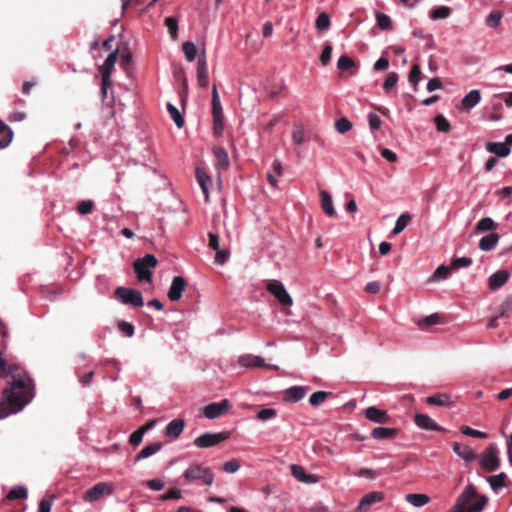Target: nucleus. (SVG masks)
<instances>
[{
  "label": "nucleus",
  "mask_w": 512,
  "mask_h": 512,
  "mask_svg": "<svg viewBox=\"0 0 512 512\" xmlns=\"http://www.w3.org/2000/svg\"><path fill=\"white\" fill-rule=\"evenodd\" d=\"M28 491L24 486H15L7 494L9 500L26 499Z\"/></svg>",
  "instance_id": "ea45409f"
},
{
  "label": "nucleus",
  "mask_w": 512,
  "mask_h": 512,
  "mask_svg": "<svg viewBox=\"0 0 512 512\" xmlns=\"http://www.w3.org/2000/svg\"><path fill=\"white\" fill-rule=\"evenodd\" d=\"M277 416V411L273 408H264L257 412L256 418L261 421L265 422L268 420H271Z\"/></svg>",
  "instance_id": "49530a36"
},
{
  "label": "nucleus",
  "mask_w": 512,
  "mask_h": 512,
  "mask_svg": "<svg viewBox=\"0 0 512 512\" xmlns=\"http://www.w3.org/2000/svg\"><path fill=\"white\" fill-rule=\"evenodd\" d=\"M332 50L333 48L329 43L324 45L323 51L320 55V61L323 66H326L331 61Z\"/></svg>",
  "instance_id": "bf43d9fd"
},
{
  "label": "nucleus",
  "mask_w": 512,
  "mask_h": 512,
  "mask_svg": "<svg viewBox=\"0 0 512 512\" xmlns=\"http://www.w3.org/2000/svg\"><path fill=\"white\" fill-rule=\"evenodd\" d=\"M384 497V493L381 491H372L365 494L356 508L357 512H367L373 504L381 502Z\"/></svg>",
  "instance_id": "4468645a"
},
{
  "label": "nucleus",
  "mask_w": 512,
  "mask_h": 512,
  "mask_svg": "<svg viewBox=\"0 0 512 512\" xmlns=\"http://www.w3.org/2000/svg\"><path fill=\"white\" fill-rule=\"evenodd\" d=\"M165 24L169 29V33L173 40L177 39L178 36V20L174 17H167L165 19Z\"/></svg>",
  "instance_id": "3c124183"
},
{
  "label": "nucleus",
  "mask_w": 512,
  "mask_h": 512,
  "mask_svg": "<svg viewBox=\"0 0 512 512\" xmlns=\"http://www.w3.org/2000/svg\"><path fill=\"white\" fill-rule=\"evenodd\" d=\"M460 431L463 435L469 436V437H474V438H486L487 437L486 433L476 430V429H473L466 425L461 426Z\"/></svg>",
  "instance_id": "864d4df0"
},
{
  "label": "nucleus",
  "mask_w": 512,
  "mask_h": 512,
  "mask_svg": "<svg viewBox=\"0 0 512 512\" xmlns=\"http://www.w3.org/2000/svg\"><path fill=\"white\" fill-rule=\"evenodd\" d=\"M398 434L396 428L376 427L371 431V436L376 440L393 438Z\"/></svg>",
  "instance_id": "a878e982"
},
{
  "label": "nucleus",
  "mask_w": 512,
  "mask_h": 512,
  "mask_svg": "<svg viewBox=\"0 0 512 512\" xmlns=\"http://www.w3.org/2000/svg\"><path fill=\"white\" fill-rule=\"evenodd\" d=\"M158 261L153 254H146L142 258H138L134 262V271L137 275V278L141 282H150L151 281V268L156 267Z\"/></svg>",
  "instance_id": "20e7f679"
},
{
  "label": "nucleus",
  "mask_w": 512,
  "mask_h": 512,
  "mask_svg": "<svg viewBox=\"0 0 512 512\" xmlns=\"http://www.w3.org/2000/svg\"><path fill=\"white\" fill-rule=\"evenodd\" d=\"M117 52H118L117 49L111 51L109 53V55L107 56V58L105 59L104 64H103L101 91L104 96L107 93V87L111 84L110 71L116 64Z\"/></svg>",
  "instance_id": "ddd939ff"
},
{
  "label": "nucleus",
  "mask_w": 512,
  "mask_h": 512,
  "mask_svg": "<svg viewBox=\"0 0 512 512\" xmlns=\"http://www.w3.org/2000/svg\"><path fill=\"white\" fill-rule=\"evenodd\" d=\"M454 453L463 459L465 462H473L476 460L477 456L473 449L467 445H461L460 443L453 444Z\"/></svg>",
  "instance_id": "4be33fe9"
},
{
  "label": "nucleus",
  "mask_w": 512,
  "mask_h": 512,
  "mask_svg": "<svg viewBox=\"0 0 512 512\" xmlns=\"http://www.w3.org/2000/svg\"><path fill=\"white\" fill-rule=\"evenodd\" d=\"M434 121H435L436 128L439 132L447 133L450 131V129H451L450 123L442 114L436 115Z\"/></svg>",
  "instance_id": "de8ad7c7"
},
{
  "label": "nucleus",
  "mask_w": 512,
  "mask_h": 512,
  "mask_svg": "<svg viewBox=\"0 0 512 512\" xmlns=\"http://www.w3.org/2000/svg\"><path fill=\"white\" fill-rule=\"evenodd\" d=\"M12 139V129L5 122L0 121V149L8 147Z\"/></svg>",
  "instance_id": "c85d7f7f"
},
{
  "label": "nucleus",
  "mask_w": 512,
  "mask_h": 512,
  "mask_svg": "<svg viewBox=\"0 0 512 512\" xmlns=\"http://www.w3.org/2000/svg\"><path fill=\"white\" fill-rule=\"evenodd\" d=\"M481 100V94L479 90H471L461 100L460 109L465 112H470Z\"/></svg>",
  "instance_id": "6ab92c4d"
},
{
  "label": "nucleus",
  "mask_w": 512,
  "mask_h": 512,
  "mask_svg": "<svg viewBox=\"0 0 512 512\" xmlns=\"http://www.w3.org/2000/svg\"><path fill=\"white\" fill-rule=\"evenodd\" d=\"M182 477L187 484L210 487L214 483L215 474L210 467L194 461L184 470Z\"/></svg>",
  "instance_id": "7ed1b4c3"
},
{
  "label": "nucleus",
  "mask_w": 512,
  "mask_h": 512,
  "mask_svg": "<svg viewBox=\"0 0 512 512\" xmlns=\"http://www.w3.org/2000/svg\"><path fill=\"white\" fill-rule=\"evenodd\" d=\"M195 174H196L197 182H198L199 186L201 187V190L204 194L205 201L208 202L209 201V185L211 184L212 180H211L210 176L206 173V171L202 168H199V167L196 168Z\"/></svg>",
  "instance_id": "aec40b11"
},
{
  "label": "nucleus",
  "mask_w": 512,
  "mask_h": 512,
  "mask_svg": "<svg viewBox=\"0 0 512 512\" xmlns=\"http://www.w3.org/2000/svg\"><path fill=\"white\" fill-rule=\"evenodd\" d=\"M438 322H439V316L437 314H432V315L427 316L425 319H423L419 323V326L422 330H425V329H427V327H429L431 325H435Z\"/></svg>",
  "instance_id": "338daca9"
},
{
  "label": "nucleus",
  "mask_w": 512,
  "mask_h": 512,
  "mask_svg": "<svg viewBox=\"0 0 512 512\" xmlns=\"http://www.w3.org/2000/svg\"><path fill=\"white\" fill-rule=\"evenodd\" d=\"M503 18V14L500 11H492L485 19V23L490 28H497L501 20Z\"/></svg>",
  "instance_id": "c03bdc74"
},
{
  "label": "nucleus",
  "mask_w": 512,
  "mask_h": 512,
  "mask_svg": "<svg viewBox=\"0 0 512 512\" xmlns=\"http://www.w3.org/2000/svg\"><path fill=\"white\" fill-rule=\"evenodd\" d=\"M320 197H321V207H322L323 211L325 212V214L327 216L333 217L336 212H335V208L333 205V200H332L331 195L327 191L322 190L320 192Z\"/></svg>",
  "instance_id": "cd10ccee"
},
{
  "label": "nucleus",
  "mask_w": 512,
  "mask_h": 512,
  "mask_svg": "<svg viewBox=\"0 0 512 512\" xmlns=\"http://www.w3.org/2000/svg\"><path fill=\"white\" fill-rule=\"evenodd\" d=\"M487 501L486 496L478 495L473 485H468L447 512H481Z\"/></svg>",
  "instance_id": "f03ea898"
},
{
  "label": "nucleus",
  "mask_w": 512,
  "mask_h": 512,
  "mask_svg": "<svg viewBox=\"0 0 512 512\" xmlns=\"http://www.w3.org/2000/svg\"><path fill=\"white\" fill-rule=\"evenodd\" d=\"M183 53L189 62H193L197 55V49L193 42L187 41L182 45Z\"/></svg>",
  "instance_id": "79ce46f5"
},
{
  "label": "nucleus",
  "mask_w": 512,
  "mask_h": 512,
  "mask_svg": "<svg viewBox=\"0 0 512 512\" xmlns=\"http://www.w3.org/2000/svg\"><path fill=\"white\" fill-rule=\"evenodd\" d=\"M115 295L125 305L141 307L144 304L141 292L136 289L118 287L115 291Z\"/></svg>",
  "instance_id": "423d86ee"
},
{
  "label": "nucleus",
  "mask_w": 512,
  "mask_h": 512,
  "mask_svg": "<svg viewBox=\"0 0 512 512\" xmlns=\"http://www.w3.org/2000/svg\"><path fill=\"white\" fill-rule=\"evenodd\" d=\"M162 448V443L155 442L145 446L136 456L135 461H141L143 459L149 458L160 451Z\"/></svg>",
  "instance_id": "7c9ffc66"
},
{
  "label": "nucleus",
  "mask_w": 512,
  "mask_h": 512,
  "mask_svg": "<svg viewBox=\"0 0 512 512\" xmlns=\"http://www.w3.org/2000/svg\"><path fill=\"white\" fill-rule=\"evenodd\" d=\"M230 408V402L227 399H223L220 402L210 403L202 408L203 415L212 420L216 419L222 414L226 413Z\"/></svg>",
  "instance_id": "f8f14e48"
},
{
  "label": "nucleus",
  "mask_w": 512,
  "mask_h": 512,
  "mask_svg": "<svg viewBox=\"0 0 512 512\" xmlns=\"http://www.w3.org/2000/svg\"><path fill=\"white\" fill-rule=\"evenodd\" d=\"M215 252V263L221 266L224 265L230 257L229 250L219 248L218 250H215Z\"/></svg>",
  "instance_id": "4d7b16f0"
},
{
  "label": "nucleus",
  "mask_w": 512,
  "mask_h": 512,
  "mask_svg": "<svg viewBox=\"0 0 512 512\" xmlns=\"http://www.w3.org/2000/svg\"><path fill=\"white\" fill-rule=\"evenodd\" d=\"M113 492L114 489L111 483L99 482L85 492L83 500L87 503H94L104 495H112Z\"/></svg>",
  "instance_id": "0eeeda50"
},
{
  "label": "nucleus",
  "mask_w": 512,
  "mask_h": 512,
  "mask_svg": "<svg viewBox=\"0 0 512 512\" xmlns=\"http://www.w3.org/2000/svg\"><path fill=\"white\" fill-rule=\"evenodd\" d=\"M118 329L127 337H132L135 333L134 326L126 321L119 322Z\"/></svg>",
  "instance_id": "680f3d73"
},
{
  "label": "nucleus",
  "mask_w": 512,
  "mask_h": 512,
  "mask_svg": "<svg viewBox=\"0 0 512 512\" xmlns=\"http://www.w3.org/2000/svg\"><path fill=\"white\" fill-rule=\"evenodd\" d=\"M185 427V422L183 419L177 418L170 421L165 427L166 436L176 439L183 432Z\"/></svg>",
  "instance_id": "5701e85b"
},
{
  "label": "nucleus",
  "mask_w": 512,
  "mask_h": 512,
  "mask_svg": "<svg viewBox=\"0 0 512 512\" xmlns=\"http://www.w3.org/2000/svg\"><path fill=\"white\" fill-rule=\"evenodd\" d=\"M327 396L328 393L325 391H316L310 396L309 403L311 406H318L326 400Z\"/></svg>",
  "instance_id": "5fc2aeb1"
},
{
  "label": "nucleus",
  "mask_w": 512,
  "mask_h": 512,
  "mask_svg": "<svg viewBox=\"0 0 512 512\" xmlns=\"http://www.w3.org/2000/svg\"><path fill=\"white\" fill-rule=\"evenodd\" d=\"M213 153L216 159V168L227 169L229 167V157L227 151L224 148L217 147L214 148Z\"/></svg>",
  "instance_id": "bb28decb"
},
{
  "label": "nucleus",
  "mask_w": 512,
  "mask_h": 512,
  "mask_svg": "<svg viewBox=\"0 0 512 512\" xmlns=\"http://www.w3.org/2000/svg\"><path fill=\"white\" fill-rule=\"evenodd\" d=\"M352 123L347 118H340L335 122V129L340 134H344L352 129Z\"/></svg>",
  "instance_id": "603ef678"
},
{
  "label": "nucleus",
  "mask_w": 512,
  "mask_h": 512,
  "mask_svg": "<svg viewBox=\"0 0 512 512\" xmlns=\"http://www.w3.org/2000/svg\"><path fill=\"white\" fill-rule=\"evenodd\" d=\"M330 26L329 15L325 12L318 15L316 19V27L318 30H326Z\"/></svg>",
  "instance_id": "6e6d98bb"
},
{
  "label": "nucleus",
  "mask_w": 512,
  "mask_h": 512,
  "mask_svg": "<svg viewBox=\"0 0 512 512\" xmlns=\"http://www.w3.org/2000/svg\"><path fill=\"white\" fill-rule=\"evenodd\" d=\"M308 388L303 386H292L284 391V400L290 403H297L302 400Z\"/></svg>",
  "instance_id": "a211bd4d"
},
{
  "label": "nucleus",
  "mask_w": 512,
  "mask_h": 512,
  "mask_svg": "<svg viewBox=\"0 0 512 512\" xmlns=\"http://www.w3.org/2000/svg\"><path fill=\"white\" fill-rule=\"evenodd\" d=\"M240 467H241V465H240L239 460L233 458L224 463L223 470L226 473L232 474V473L237 472L240 469Z\"/></svg>",
  "instance_id": "13d9d810"
},
{
  "label": "nucleus",
  "mask_w": 512,
  "mask_h": 512,
  "mask_svg": "<svg viewBox=\"0 0 512 512\" xmlns=\"http://www.w3.org/2000/svg\"><path fill=\"white\" fill-rule=\"evenodd\" d=\"M426 402L429 405L447 406L449 404V396L445 394L432 395L427 397Z\"/></svg>",
  "instance_id": "37998d69"
},
{
  "label": "nucleus",
  "mask_w": 512,
  "mask_h": 512,
  "mask_svg": "<svg viewBox=\"0 0 512 512\" xmlns=\"http://www.w3.org/2000/svg\"><path fill=\"white\" fill-rule=\"evenodd\" d=\"M506 474L501 472L497 475L487 477L486 480L489 482L491 489L494 492H499L505 486Z\"/></svg>",
  "instance_id": "2f4dec72"
},
{
  "label": "nucleus",
  "mask_w": 512,
  "mask_h": 512,
  "mask_svg": "<svg viewBox=\"0 0 512 512\" xmlns=\"http://www.w3.org/2000/svg\"><path fill=\"white\" fill-rule=\"evenodd\" d=\"M410 220H411V217L408 213L401 214L395 222V226L392 230V234L393 235L400 234L407 227Z\"/></svg>",
  "instance_id": "f704fd0d"
},
{
  "label": "nucleus",
  "mask_w": 512,
  "mask_h": 512,
  "mask_svg": "<svg viewBox=\"0 0 512 512\" xmlns=\"http://www.w3.org/2000/svg\"><path fill=\"white\" fill-rule=\"evenodd\" d=\"M479 463L487 472H493L499 467L498 452L495 447H488L480 456Z\"/></svg>",
  "instance_id": "9b49d317"
},
{
  "label": "nucleus",
  "mask_w": 512,
  "mask_h": 512,
  "mask_svg": "<svg viewBox=\"0 0 512 512\" xmlns=\"http://www.w3.org/2000/svg\"><path fill=\"white\" fill-rule=\"evenodd\" d=\"M398 80V74L396 72H390L383 83L384 91L388 93L397 84Z\"/></svg>",
  "instance_id": "09e8293b"
},
{
  "label": "nucleus",
  "mask_w": 512,
  "mask_h": 512,
  "mask_svg": "<svg viewBox=\"0 0 512 512\" xmlns=\"http://www.w3.org/2000/svg\"><path fill=\"white\" fill-rule=\"evenodd\" d=\"M93 202L91 200H83L79 202L77 206V210L80 214L86 215L89 214L93 209Z\"/></svg>",
  "instance_id": "69168bd1"
},
{
  "label": "nucleus",
  "mask_w": 512,
  "mask_h": 512,
  "mask_svg": "<svg viewBox=\"0 0 512 512\" xmlns=\"http://www.w3.org/2000/svg\"><path fill=\"white\" fill-rule=\"evenodd\" d=\"M421 75H422V72H421L420 66L418 64H414L411 68V71H410L409 77H408V80H409L410 84L413 86L414 91L418 90V85L422 79Z\"/></svg>",
  "instance_id": "c9c22d12"
},
{
  "label": "nucleus",
  "mask_w": 512,
  "mask_h": 512,
  "mask_svg": "<svg viewBox=\"0 0 512 512\" xmlns=\"http://www.w3.org/2000/svg\"><path fill=\"white\" fill-rule=\"evenodd\" d=\"M472 264V259L469 257L455 258L451 263V268L460 269L469 267Z\"/></svg>",
  "instance_id": "052dcab7"
},
{
  "label": "nucleus",
  "mask_w": 512,
  "mask_h": 512,
  "mask_svg": "<svg viewBox=\"0 0 512 512\" xmlns=\"http://www.w3.org/2000/svg\"><path fill=\"white\" fill-rule=\"evenodd\" d=\"M355 65L353 59L347 55H342L337 61V68L343 71H347L353 68Z\"/></svg>",
  "instance_id": "8fccbe9b"
},
{
  "label": "nucleus",
  "mask_w": 512,
  "mask_h": 512,
  "mask_svg": "<svg viewBox=\"0 0 512 512\" xmlns=\"http://www.w3.org/2000/svg\"><path fill=\"white\" fill-rule=\"evenodd\" d=\"M167 111L177 128H182L184 126V119L180 111L171 103H167Z\"/></svg>",
  "instance_id": "e433bc0d"
},
{
  "label": "nucleus",
  "mask_w": 512,
  "mask_h": 512,
  "mask_svg": "<svg viewBox=\"0 0 512 512\" xmlns=\"http://www.w3.org/2000/svg\"><path fill=\"white\" fill-rule=\"evenodd\" d=\"M450 271H451V267H448V266H445V265H440L434 271V273L430 276L428 281L429 282H435V281L446 279L449 276Z\"/></svg>",
  "instance_id": "4c0bfd02"
},
{
  "label": "nucleus",
  "mask_w": 512,
  "mask_h": 512,
  "mask_svg": "<svg viewBox=\"0 0 512 512\" xmlns=\"http://www.w3.org/2000/svg\"><path fill=\"white\" fill-rule=\"evenodd\" d=\"M497 228V224L490 217L480 219L475 227L476 232L493 231Z\"/></svg>",
  "instance_id": "473e14b6"
},
{
  "label": "nucleus",
  "mask_w": 512,
  "mask_h": 512,
  "mask_svg": "<svg viewBox=\"0 0 512 512\" xmlns=\"http://www.w3.org/2000/svg\"><path fill=\"white\" fill-rule=\"evenodd\" d=\"M291 471H292V475L300 481H303V482H314L315 481V480H313L314 476L307 475L305 473L304 469L299 465L293 464L291 466Z\"/></svg>",
  "instance_id": "58836bf2"
},
{
  "label": "nucleus",
  "mask_w": 512,
  "mask_h": 512,
  "mask_svg": "<svg viewBox=\"0 0 512 512\" xmlns=\"http://www.w3.org/2000/svg\"><path fill=\"white\" fill-rule=\"evenodd\" d=\"M364 414L369 421L374 423L385 424L390 421V417L387 412L380 410L375 406L368 407Z\"/></svg>",
  "instance_id": "f3484780"
},
{
  "label": "nucleus",
  "mask_w": 512,
  "mask_h": 512,
  "mask_svg": "<svg viewBox=\"0 0 512 512\" xmlns=\"http://www.w3.org/2000/svg\"><path fill=\"white\" fill-rule=\"evenodd\" d=\"M186 287V281L182 276H175L172 280L168 291V298L171 301H178L182 297V293L184 292Z\"/></svg>",
  "instance_id": "2eb2a0df"
},
{
  "label": "nucleus",
  "mask_w": 512,
  "mask_h": 512,
  "mask_svg": "<svg viewBox=\"0 0 512 512\" xmlns=\"http://www.w3.org/2000/svg\"><path fill=\"white\" fill-rule=\"evenodd\" d=\"M9 374L11 380L0 402V419L20 412L33 398L32 379L17 365L10 367Z\"/></svg>",
  "instance_id": "f257e3e1"
},
{
  "label": "nucleus",
  "mask_w": 512,
  "mask_h": 512,
  "mask_svg": "<svg viewBox=\"0 0 512 512\" xmlns=\"http://www.w3.org/2000/svg\"><path fill=\"white\" fill-rule=\"evenodd\" d=\"M292 140L294 144L301 145L305 141V132L304 128L300 124H295L294 129L292 131Z\"/></svg>",
  "instance_id": "a18cd8bd"
},
{
  "label": "nucleus",
  "mask_w": 512,
  "mask_h": 512,
  "mask_svg": "<svg viewBox=\"0 0 512 512\" xmlns=\"http://www.w3.org/2000/svg\"><path fill=\"white\" fill-rule=\"evenodd\" d=\"M229 437L230 432L228 431H221L216 433L206 432L196 437L193 441V444L198 448H211L227 440Z\"/></svg>",
  "instance_id": "39448f33"
},
{
  "label": "nucleus",
  "mask_w": 512,
  "mask_h": 512,
  "mask_svg": "<svg viewBox=\"0 0 512 512\" xmlns=\"http://www.w3.org/2000/svg\"><path fill=\"white\" fill-rule=\"evenodd\" d=\"M415 424L423 430L428 431H445V429L438 425L430 416L426 414H416L414 416Z\"/></svg>",
  "instance_id": "dca6fc26"
},
{
  "label": "nucleus",
  "mask_w": 512,
  "mask_h": 512,
  "mask_svg": "<svg viewBox=\"0 0 512 512\" xmlns=\"http://www.w3.org/2000/svg\"><path fill=\"white\" fill-rule=\"evenodd\" d=\"M508 279H509V273L505 270H499V271L493 273L489 277V279H488L489 288L491 290H498L502 286H504V284L508 281Z\"/></svg>",
  "instance_id": "412c9836"
},
{
  "label": "nucleus",
  "mask_w": 512,
  "mask_h": 512,
  "mask_svg": "<svg viewBox=\"0 0 512 512\" xmlns=\"http://www.w3.org/2000/svg\"><path fill=\"white\" fill-rule=\"evenodd\" d=\"M144 434L145 429H138L134 431L129 437L130 444L132 446H138L142 442Z\"/></svg>",
  "instance_id": "e2e57ef3"
},
{
  "label": "nucleus",
  "mask_w": 512,
  "mask_h": 512,
  "mask_svg": "<svg viewBox=\"0 0 512 512\" xmlns=\"http://www.w3.org/2000/svg\"><path fill=\"white\" fill-rule=\"evenodd\" d=\"M451 14V9L448 6H439L430 12V18L432 20L445 19Z\"/></svg>",
  "instance_id": "a19ab883"
},
{
  "label": "nucleus",
  "mask_w": 512,
  "mask_h": 512,
  "mask_svg": "<svg viewBox=\"0 0 512 512\" xmlns=\"http://www.w3.org/2000/svg\"><path fill=\"white\" fill-rule=\"evenodd\" d=\"M238 363L246 368H254V367H264L265 360L256 355L245 354L239 357Z\"/></svg>",
  "instance_id": "b1692460"
},
{
  "label": "nucleus",
  "mask_w": 512,
  "mask_h": 512,
  "mask_svg": "<svg viewBox=\"0 0 512 512\" xmlns=\"http://www.w3.org/2000/svg\"><path fill=\"white\" fill-rule=\"evenodd\" d=\"M499 242V235L496 233H490L484 237H482L479 241V248L482 251H491L493 250Z\"/></svg>",
  "instance_id": "393cba45"
},
{
  "label": "nucleus",
  "mask_w": 512,
  "mask_h": 512,
  "mask_svg": "<svg viewBox=\"0 0 512 512\" xmlns=\"http://www.w3.org/2000/svg\"><path fill=\"white\" fill-rule=\"evenodd\" d=\"M212 115L214 132L220 134L223 130L224 115L216 85H214L212 89Z\"/></svg>",
  "instance_id": "6e6552de"
},
{
  "label": "nucleus",
  "mask_w": 512,
  "mask_h": 512,
  "mask_svg": "<svg viewBox=\"0 0 512 512\" xmlns=\"http://www.w3.org/2000/svg\"><path fill=\"white\" fill-rule=\"evenodd\" d=\"M368 123H369L370 129L375 131L380 128L382 121L377 114L370 112L368 114Z\"/></svg>",
  "instance_id": "774afa93"
},
{
  "label": "nucleus",
  "mask_w": 512,
  "mask_h": 512,
  "mask_svg": "<svg viewBox=\"0 0 512 512\" xmlns=\"http://www.w3.org/2000/svg\"><path fill=\"white\" fill-rule=\"evenodd\" d=\"M375 18H376L377 25L381 30H391L392 29V27H393L392 20L387 14L380 12V11H376Z\"/></svg>",
  "instance_id": "72a5a7b5"
},
{
  "label": "nucleus",
  "mask_w": 512,
  "mask_h": 512,
  "mask_svg": "<svg viewBox=\"0 0 512 512\" xmlns=\"http://www.w3.org/2000/svg\"><path fill=\"white\" fill-rule=\"evenodd\" d=\"M197 84L199 87H207L208 85V69H197Z\"/></svg>",
  "instance_id": "0e129e2a"
},
{
  "label": "nucleus",
  "mask_w": 512,
  "mask_h": 512,
  "mask_svg": "<svg viewBox=\"0 0 512 512\" xmlns=\"http://www.w3.org/2000/svg\"><path fill=\"white\" fill-rule=\"evenodd\" d=\"M512 134H508L504 142H487L485 149L487 152L497 157L505 158L511 153Z\"/></svg>",
  "instance_id": "9d476101"
},
{
  "label": "nucleus",
  "mask_w": 512,
  "mask_h": 512,
  "mask_svg": "<svg viewBox=\"0 0 512 512\" xmlns=\"http://www.w3.org/2000/svg\"><path fill=\"white\" fill-rule=\"evenodd\" d=\"M405 500L414 507L420 508L429 503L430 498L422 493H410L405 496Z\"/></svg>",
  "instance_id": "c756f323"
},
{
  "label": "nucleus",
  "mask_w": 512,
  "mask_h": 512,
  "mask_svg": "<svg viewBox=\"0 0 512 512\" xmlns=\"http://www.w3.org/2000/svg\"><path fill=\"white\" fill-rule=\"evenodd\" d=\"M267 290L277 299L283 306H291L293 304L292 297L287 292L284 284L279 280H271L267 284Z\"/></svg>",
  "instance_id": "1a4fd4ad"
}]
</instances>
